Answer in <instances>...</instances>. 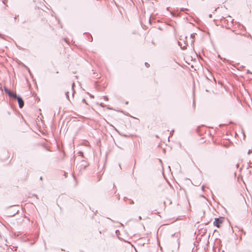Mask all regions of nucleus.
I'll list each match as a JSON object with an SVG mask.
<instances>
[{
  "label": "nucleus",
  "instance_id": "3",
  "mask_svg": "<svg viewBox=\"0 0 252 252\" xmlns=\"http://www.w3.org/2000/svg\"><path fill=\"white\" fill-rule=\"evenodd\" d=\"M5 92H6V93L8 94V95L10 96L13 97L14 98H16L17 96L15 94L11 92L10 91L8 90V89H5Z\"/></svg>",
  "mask_w": 252,
  "mask_h": 252
},
{
  "label": "nucleus",
  "instance_id": "2",
  "mask_svg": "<svg viewBox=\"0 0 252 252\" xmlns=\"http://www.w3.org/2000/svg\"><path fill=\"white\" fill-rule=\"evenodd\" d=\"M15 98H16L18 100L19 107L21 108H22L24 105V102L22 98L19 96H17Z\"/></svg>",
  "mask_w": 252,
  "mask_h": 252
},
{
  "label": "nucleus",
  "instance_id": "4",
  "mask_svg": "<svg viewBox=\"0 0 252 252\" xmlns=\"http://www.w3.org/2000/svg\"><path fill=\"white\" fill-rule=\"evenodd\" d=\"M5 158H9L10 159V160L12 158L10 157V155L9 154V153H6L5 154Z\"/></svg>",
  "mask_w": 252,
  "mask_h": 252
},
{
  "label": "nucleus",
  "instance_id": "1",
  "mask_svg": "<svg viewBox=\"0 0 252 252\" xmlns=\"http://www.w3.org/2000/svg\"><path fill=\"white\" fill-rule=\"evenodd\" d=\"M224 219L223 217H220L219 218L215 219V220L213 222L214 226L218 228H220L221 224L224 222Z\"/></svg>",
  "mask_w": 252,
  "mask_h": 252
},
{
  "label": "nucleus",
  "instance_id": "6",
  "mask_svg": "<svg viewBox=\"0 0 252 252\" xmlns=\"http://www.w3.org/2000/svg\"><path fill=\"white\" fill-rule=\"evenodd\" d=\"M250 153H251V150H249L248 153V154L249 155V154H250Z\"/></svg>",
  "mask_w": 252,
  "mask_h": 252
},
{
  "label": "nucleus",
  "instance_id": "5",
  "mask_svg": "<svg viewBox=\"0 0 252 252\" xmlns=\"http://www.w3.org/2000/svg\"><path fill=\"white\" fill-rule=\"evenodd\" d=\"M145 65H146V66L147 67H149L150 66L149 64L148 63H145Z\"/></svg>",
  "mask_w": 252,
  "mask_h": 252
}]
</instances>
